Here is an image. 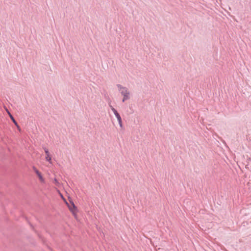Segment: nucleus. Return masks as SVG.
Masks as SVG:
<instances>
[{
    "label": "nucleus",
    "mask_w": 251,
    "mask_h": 251,
    "mask_svg": "<svg viewBox=\"0 0 251 251\" xmlns=\"http://www.w3.org/2000/svg\"><path fill=\"white\" fill-rule=\"evenodd\" d=\"M109 106H110L111 110L113 111L114 115H115L116 117L117 118L120 127H122V118H121L120 114L117 112V111L111 105H110Z\"/></svg>",
    "instance_id": "obj_2"
},
{
    "label": "nucleus",
    "mask_w": 251,
    "mask_h": 251,
    "mask_svg": "<svg viewBox=\"0 0 251 251\" xmlns=\"http://www.w3.org/2000/svg\"><path fill=\"white\" fill-rule=\"evenodd\" d=\"M46 160L48 161H50L51 160V157L50 156V154L48 155H46Z\"/></svg>",
    "instance_id": "obj_8"
},
{
    "label": "nucleus",
    "mask_w": 251,
    "mask_h": 251,
    "mask_svg": "<svg viewBox=\"0 0 251 251\" xmlns=\"http://www.w3.org/2000/svg\"><path fill=\"white\" fill-rule=\"evenodd\" d=\"M44 151L45 152L46 155H48V154H50L48 149H47L46 148H44Z\"/></svg>",
    "instance_id": "obj_7"
},
{
    "label": "nucleus",
    "mask_w": 251,
    "mask_h": 251,
    "mask_svg": "<svg viewBox=\"0 0 251 251\" xmlns=\"http://www.w3.org/2000/svg\"><path fill=\"white\" fill-rule=\"evenodd\" d=\"M69 201L70 202V205L66 201V203L67 205L69 210L73 213V214H75L77 210V207L75 205L74 202L70 197L68 198Z\"/></svg>",
    "instance_id": "obj_1"
},
{
    "label": "nucleus",
    "mask_w": 251,
    "mask_h": 251,
    "mask_svg": "<svg viewBox=\"0 0 251 251\" xmlns=\"http://www.w3.org/2000/svg\"><path fill=\"white\" fill-rule=\"evenodd\" d=\"M121 93L124 97L122 100L123 102H125L126 100L129 99V92L127 88H124V90H122Z\"/></svg>",
    "instance_id": "obj_3"
},
{
    "label": "nucleus",
    "mask_w": 251,
    "mask_h": 251,
    "mask_svg": "<svg viewBox=\"0 0 251 251\" xmlns=\"http://www.w3.org/2000/svg\"><path fill=\"white\" fill-rule=\"evenodd\" d=\"M117 87H118V90L119 91H121V90H124V88H126V87H123L122 85L121 84H117Z\"/></svg>",
    "instance_id": "obj_6"
},
{
    "label": "nucleus",
    "mask_w": 251,
    "mask_h": 251,
    "mask_svg": "<svg viewBox=\"0 0 251 251\" xmlns=\"http://www.w3.org/2000/svg\"><path fill=\"white\" fill-rule=\"evenodd\" d=\"M7 112H8V115H9L11 120L12 121V122H13L14 125L17 126L18 129H19L20 130V126L18 125L17 122L15 120V119H14V117L12 115V114L9 111H7Z\"/></svg>",
    "instance_id": "obj_5"
},
{
    "label": "nucleus",
    "mask_w": 251,
    "mask_h": 251,
    "mask_svg": "<svg viewBox=\"0 0 251 251\" xmlns=\"http://www.w3.org/2000/svg\"><path fill=\"white\" fill-rule=\"evenodd\" d=\"M33 169L34 171V172H35V173L36 174V175H37V176L39 177L40 180L42 182H44V179L43 177V176L41 175V173L34 166L33 167Z\"/></svg>",
    "instance_id": "obj_4"
}]
</instances>
